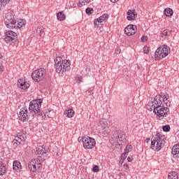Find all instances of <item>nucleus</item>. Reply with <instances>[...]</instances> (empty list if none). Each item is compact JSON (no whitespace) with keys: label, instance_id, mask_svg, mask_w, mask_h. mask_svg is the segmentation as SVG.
<instances>
[{"label":"nucleus","instance_id":"nucleus-5","mask_svg":"<svg viewBox=\"0 0 179 179\" xmlns=\"http://www.w3.org/2000/svg\"><path fill=\"white\" fill-rule=\"evenodd\" d=\"M41 162H43L41 157L31 159L28 164V169L32 171V173H36V171H40L41 167H43Z\"/></svg>","mask_w":179,"mask_h":179},{"label":"nucleus","instance_id":"nucleus-22","mask_svg":"<svg viewBox=\"0 0 179 179\" xmlns=\"http://www.w3.org/2000/svg\"><path fill=\"white\" fill-rule=\"evenodd\" d=\"M64 115L69 118H72L75 115V111H73V109H68L64 111Z\"/></svg>","mask_w":179,"mask_h":179},{"label":"nucleus","instance_id":"nucleus-20","mask_svg":"<svg viewBox=\"0 0 179 179\" xmlns=\"http://www.w3.org/2000/svg\"><path fill=\"white\" fill-rule=\"evenodd\" d=\"M13 167L15 171H20L22 170V164L19 161H14Z\"/></svg>","mask_w":179,"mask_h":179},{"label":"nucleus","instance_id":"nucleus-32","mask_svg":"<svg viewBox=\"0 0 179 179\" xmlns=\"http://www.w3.org/2000/svg\"><path fill=\"white\" fill-rule=\"evenodd\" d=\"M64 62V59L61 57H56L55 59V65H58V64H62Z\"/></svg>","mask_w":179,"mask_h":179},{"label":"nucleus","instance_id":"nucleus-7","mask_svg":"<svg viewBox=\"0 0 179 179\" xmlns=\"http://www.w3.org/2000/svg\"><path fill=\"white\" fill-rule=\"evenodd\" d=\"M55 67L57 73H64L71 69V63L68 60H64L62 63L55 64Z\"/></svg>","mask_w":179,"mask_h":179},{"label":"nucleus","instance_id":"nucleus-17","mask_svg":"<svg viewBox=\"0 0 179 179\" xmlns=\"http://www.w3.org/2000/svg\"><path fill=\"white\" fill-rule=\"evenodd\" d=\"M127 20H135L136 16H138V13L135 10H129L127 13Z\"/></svg>","mask_w":179,"mask_h":179},{"label":"nucleus","instance_id":"nucleus-15","mask_svg":"<svg viewBox=\"0 0 179 179\" xmlns=\"http://www.w3.org/2000/svg\"><path fill=\"white\" fill-rule=\"evenodd\" d=\"M17 86L18 87H20V89H22V90H26V89H29V87H30V84L27 83L26 80L24 78H21L18 80Z\"/></svg>","mask_w":179,"mask_h":179},{"label":"nucleus","instance_id":"nucleus-40","mask_svg":"<svg viewBox=\"0 0 179 179\" xmlns=\"http://www.w3.org/2000/svg\"><path fill=\"white\" fill-rule=\"evenodd\" d=\"M93 91V88H90L88 90V94L90 96L91 94H93V92H92Z\"/></svg>","mask_w":179,"mask_h":179},{"label":"nucleus","instance_id":"nucleus-49","mask_svg":"<svg viewBox=\"0 0 179 179\" xmlns=\"http://www.w3.org/2000/svg\"><path fill=\"white\" fill-rule=\"evenodd\" d=\"M2 58V55L0 54V59Z\"/></svg>","mask_w":179,"mask_h":179},{"label":"nucleus","instance_id":"nucleus-6","mask_svg":"<svg viewBox=\"0 0 179 179\" xmlns=\"http://www.w3.org/2000/svg\"><path fill=\"white\" fill-rule=\"evenodd\" d=\"M169 54H170V47L167 45H163L162 48H158L155 51V57L156 58H159V59L166 58Z\"/></svg>","mask_w":179,"mask_h":179},{"label":"nucleus","instance_id":"nucleus-12","mask_svg":"<svg viewBox=\"0 0 179 179\" xmlns=\"http://www.w3.org/2000/svg\"><path fill=\"white\" fill-rule=\"evenodd\" d=\"M27 113V109H24V108H21L19 113V118L22 122L27 121L29 118H31V115H28Z\"/></svg>","mask_w":179,"mask_h":179},{"label":"nucleus","instance_id":"nucleus-4","mask_svg":"<svg viewBox=\"0 0 179 179\" xmlns=\"http://www.w3.org/2000/svg\"><path fill=\"white\" fill-rule=\"evenodd\" d=\"M165 143L164 136L162 135L160 133H157V135L151 139V149L160 150L162 148L164 147Z\"/></svg>","mask_w":179,"mask_h":179},{"label":"nucleus","instance_id":"nucleus-10","mask_svg":"<svg viewBox=\"0 0 179 179\" xmlns=\"http://www.w3.org/2000/svg\"><path fill=\"white\" fill-rule=\"evenodd\" d=\"M83 145L85 149H93L96 146V140L90 137H84L83 138Z\"/></svg>","mask_w":179,"mask_h":179},{"label":"nucleus","instance_id":"nucleus-28","mask_svg":"<svg viewBox=\"0 0 179 179\" xmlns=\"http://www.w3.org/2000/svg\"><path fill=\"white\" fill-rule=\"evenodd\" d=\"M173 9L171 8H166L164 10V15H166L168 17L173 16Z\"/></svg>","mask_w":179,"mask_h":179},{"label":"nucleus","instance_id":"nucleus-47","mask_svg":"<svg viewBox=\"0 0 179 179\" xmlns=\"http://www.w3.org/2000/svg\"><path fill=\"white\" fill-rule=\"evenodd\" d=\"M127 161H128V162H132V158L128 157Z\"/></svg>","mask_w":179,"mask_h":179},{"label":"nucleus","instance_id":"nucleus-34","mask_svg":"<svg viewBox=\"0 0 179 179\" xmlns=\"http://www.w3.org/2000/svg\"><path fill=\"white\" fill-rule=\"evenodd\" d=\"M129 152H132V146L131 145H127L124 149V152L128 154Z\"/></svg>","mask_w":179,"mask_h":179},{"label":"nucleus","instance_id":"nucleus-24","mask_svg":"<svg viewBox=\"0 0 179 179\" xmlns=\"http://www.w3.org/2000/svg\"><path fill=\"white\" fill-rule=\"evenodd\" d=\"M93 0H80L78 6L79 8H82V6H85V5H87V3H90Z\"/></svg>","mask_w":179,"mask_h":179},{"label":"nucleus","instance_id":"nucleus-14","mask_svg":"<svg viewBox=\"0 0 179 179\" xmlns=\"http://www.w3.org/2000/svg\"><path fill=\"white\" fill-rule=\"evenodd\" d=\"M26 141V136L24 134H19L17 135V136L15 137L14 138V145L16 143H19V145H22V143H24Z\"/></svg>","mask_w":179,"mask_h":179},{"label":"nucleus","instance_id":"nucleus-45","mask_svg":"<svg viewBox=\"0 0 179 179\" xmlns=\"http://www.w3.org/2000/svg\"><path fill=\"white\" fill-rule=\"evenodd\" d=\"M82 79H83L82 76H79L78 78V80H79L80 82H82Z\"/></svg>","mask_w":179,"mask_h":179},{"label":"nucleus","instance_id":"nucleus-46","mask_svg":"<svg viewBox=\"0 0 179 179\" xmlns=\"http://www.w3.org/2000/svg\"><path fill=\"white\" fill-rule=\"evenodd\" d=\"M115 54H120V50L118 49H115Z\"/></svg>","mask_w":179,"mask_h":179},{"label":"nucleus","instance_id":"nucleus-18","mask_svg":"<svg viewBox=\"0 0 179 179\" xmlns=\"http://www.w3.org/2000/svg\"><path fill=\"white\" fill-rule=\"evenodd\" d=\"M171 153L175 159H179V144H176L173 147Z\"/></svg>","mask_w":179,"mask_h":179},{"label":"nucleus","instance_id":"nucleus-36","mask_svg":"<svg viewBox=\"0 0 179 179\" xmlns=\"http://www.w3.org/2000/svg\"><path fill=\"white\" fill-rule=\"evenodd\" d=\"M85 12L87 15H92V13H93V10L92 8H86Z\"/></svg>","mask_w":179,"mask_h":179},{"label":"nucleus","instance_id":"nucleus-31","mask_svg":"<svg viewBox=\"0 0 179 179\" xmlns=\"http://www.w3.org/2000/svg\"><path fill=\"white\" fill-rule=\"evenodd\" d=\"M171 32L169 29H165L162 32L161 37H167V36H170Z\"/></svg>","mask_w":179,"mask_h":179},{"label":"nucleus","instance_id":"nucleus-35","mask_svg":"<svg viewBox=\"0 0 179 179\" xmlns=\"http://www.w3.org/2000/svg\"><path fill=\"white\" fill-rule=\"evenodd\" d=\"M162 129L164 132H169V131H170V126L169 125L163 126Z\"/></svg>","mask_w":179,"mask_h":179},{"label":"nucleus","instance_id":"nucleus-48","mask_svg":"<svg viewBox=\"0 0 179 179\" xmlns=\"http://www.w3.org/2000/svg\"><path fill=\"white\" fill-rule=\"evenodd\" d=\"M150 141V138H147V142H149Z\"/></svg>","mask_w":179,"mask_h":179},{"label":"nucleus","instance_id":"nucleus-9","mask_svg":"<svg viewBox=\"0 0 179 179\" xmlns=\"http://www.w3.org/2000/svg\"><path fill=\"white\" fill-rule=\"evenodd\" d=\"M3 40L6 43H16L17 40V34L13 31H8L6 33Z\"/></svg>","mask_w":179,"mask_h":179},{"label":"nucleus","instance_id":"nucleus-37","mask_svg":"<svg viewBox=\"0 0 179 179\" xmlns=\"http://www.w3.org/2000/svg\"><path fill=\"white\" fill-rule=\"evenodd\" d=\"M99 166L97 165H95L94 167H93V169H92V171H94V173H98V171H99Z\"/></svg>","mask_w":179,"mask_h":179},{"label":"nucleus","instance_id":"nucleus-3","mask_svg":"<svg viewBox=\"0 0 179 179\" xmlns=\"http://www.w3.org/2000/svg\"><path fill=\"white\" fill-rule=\"evenodd\" d=\"M5 24L8 29H20L26 24V20H16L10 13L6 14Z\"/></svg>","mask_w":179,"mask_h":179},{"label":"nucleus","instance_id":"nucleus-13","mask_svg":"<svg viewBox=\"0 0 179 179\" xmlns=\"http://www.w3.org/2000/svg\"><path fill=\"white\" fill-rule=\"evenodd\" d=\"M136 26L134 24H129L124 28V33L127 36H134L136 33Z\"/></svg>","mask_w":179,"mask_h":179},{"label":"nucleus","instance_id":"nucleus-39","mask_svg":"<svg viewBox=\"0 0 179 179\" xmlns=\"http://www.w3.org/2000/svg\"><path fill=\"white\" fill-rule=\"evenodd\" d=\"M141 41H143V43H146L148 41L147 36H142Z\"/></svg>","mask_w":179,"mask_h":179},{"label":"nucleus","instance_id":"nucleus-11","mask_svg":"<svg viewBox=\"0 0 179 179\" xmlns=\"http://www.w3.org/2000/svg\"><path fill=\"white\" fill-rule=\"evenodd\" d=\"M114 138H115L117 145H122V143H124V142H125V141L127 140L125 132L122 131H118Z\"/></svg>","mask_w":179,"mask_h":179},{"label":"nucleus","instance_id":"nucleus-42","mask_svg":"<svg viewBox=\"0 0 179 179\" xmlns=\"http://www.w3.org/2000/svg\"><path fill=\"white\" fill-rule=\"evenodd\" d=\"M3 66H2L1 64H0V72H3Z\"/></svg>","mask_w":179,"mask_h":179},{"label":"nucleus","instance_id":"nucleus-43","mask_svg":"<svg viewBox=\"0 0 179 179\" xmlns=\"http://www.w3.org/2000/svg\"><path fill=\"white\" fill-rule=\"evenodd\" d=\"M83 138H85V137H79L78 142H80V141L83 142Z\"/></svg>","mask_w":179,"mask_h":179},{"label":"nucleus","instance_id":"nucleus-30","mask_svg":"<svg viewBox=\"0 0 179 179\" xmlns=\"http://www.w3.org/2000/svg\"><path fill=\"white\" fill-rule=\"evenodd\" d=\"M103 135L105 137L108 136V134H110V129L108 127H103Z\"/></svg>","mask_w":179,"mask_h":179},{"label":"nucleus","instance_id":"nucleus-27","mask_svg":"<svg viewBox=\"0 0 179 179\" xmlns=\"http://www.w3.org/2000/svg\"><path fill=\"white\" fill-rule=\"evenodd\" d=\"M10 1V0H0V10L1 9H3V8H5V6L9 3Z\"/></svg>","mask_w":179,"mask_h":179},{"label":"nucleus","instance_id":"nucleus-41","mask_svg":"<svg viewBox=\"0 0 179 179\" xmlns=\"http://www.w3.org/2000/svg\"><path fill=\"white\" fill-rule=\"evenodd\" d=\"M123 167H124V169L125 170H128V169H129L128 164H124L123 165Z\"/></svg>","mask_w":179,"mask_h":179},{"label":"nucleus","instance_id":"nucleus-19","mask_svg":"<svg viewBox=\"0 0 179 179\" xmlns=\"http://www.w3.org/2000/svg\"><path fill=\"white\" fill-rule=\"evenodd\" d=\"M48 150L45 149V147L44 146H38L36 148V154L37 155H44L47 153Z\"/></svg>","mask_w":179,"mask_h":179},{"label":"nucleus","instance_id":"nucleus-38","mask_svg":"<svg viewBox=\"0 0 179 179\" xmlns=\"http://www.w3.org/2000/svg\"><path fill=\"white\" fill-rule=\"evenodd\" d=\"M143 52L144 54H149V47L145 46L143 48Z\"/></svg>","mask_w":179,"mask_h":179},{"label":"nucleus","instance_id":"nucleus-8","mask_svg":"<svg viewBox=\"0 0 179 179\" xmlns=\"http://www.w3.org/2000/svg\"><path fill=\"white\" fill-rule=\"evenodd\" d=\"M46 71L44 69H38L32 72L31 76L32 79L35 82H41L45 78Z\"/></svg>","mask_w":179,"mask_h":179},{"label":"nucleus","instance_id":"nucleus-33","mask_svg":"<svg viewBox=\"0 0 179 179\" xmlns=\"http://www.w3.org/2000/svg\"><path fill=\"white\" fill-rule=\"evenodd\" d=\"M127 156H128V153L125 152L122 153L121 155V160L120 161V163H124V160H125V159H127Z\"/></svg>","mask_w":179,"mask_h":179},{"label":"nucleus","instance_id":"nucleus-16","mask_svg":"<svg viewBox=\"0 0 179 179\" xmlns=\"http://www.w3.org/2000/svg\"><path fill=\"white\" fill-rule=\"evenodd\" d=\"M108 19V14H103L96 20H94V26H99L100 24L99 23H103V22H106Z\"/></svg>","mask_w":179,"mask_h":179},{"label":"nucleus","instance_id":"nucleus-2","mask_svg":"<svg viewBox=\"0 0 179 179\" xmlns=\"http://www.w3.org/2000/svg\"><path fill=\"white\" fill-rule=\"evenodd\" d=\"M41 103H43V101L41 99L34 100L29 103V110L30 111L31 118H34V115L36 117H42L43 119L47 118V117H50V115L41 111Z\"/></svg>","mask_w":179,"mask_h":179},{"label":"nucleus","instance_id":"nucleus-25","mask_svg":"<svg viewBox=\"0 0 179 179\" xmlns=\"http://www.w3.org/2000/svg\"><path fill=\"white\" fill-rule=\"evenodd\" d=\"M57 20H59L60 22L62 20H65L66 19V16L64 13V12L61 11L59 12L57 15Z\"/></svg>","mask_w":179,"mask_h":179},{"label":"nucleus","instance_id":"nucleus-23","mask_svg":"<svg viewBox=\"0 0 179 179\" xmlns=\"http://www.w3.org/2000/svg\"><path fill=\"white\" fill-rule=\"evenodd\" d=\"M99 125L101 129L108 127V122H107V119H101L99 121Z\"/></svg>","mask_w":179,"mask_h":179},{"label":"nucleus","instance_id":"nucleus-1","mask_svg":"<svg viewBox=\"0 0 179 179\" xmlns=\"http://www.w3.org/2000/svg\"><path fill=\"white\" fill-rule=\"evenodd\" d=\"M170 96L167 93L161 92L157 95L153 101L148 102V106L152 107L153 113L155 114L157 120H162L163 118L167 117L170 114V109L167 107H170L171 102Z\"/></svg>","mask_w":179,"mask_h":179},{"label":"nucleus","instance_id":"nucleus-44","mask_svg":"<svg viewBox=\"0 0 179 179\" xmlns=\"http://www.w3.org/2000/svg\"><path fill=\"white\" fill-rule=\"evenodd\" d=\"M110 2L115 3V2H118V0H110Z\"/></svg>","mask_w":179,"mask_h":179},{"label":"nucleus","instance_id":"nucleus-29","mask_svg":"<svg viewBox=\"0 0 179 179\" xmlns=\"http://www.w3.org/2000/svg\"><path fill=\"white\" fill-rule=\"evenodd\" d=\"M44 27H43L42 26L41 27H39L37 29H36V33L37 34H39V36H43L44 34Z\"/></svg>","mask_w":179,"mask_h":179},{"label":"nucleus","instance_id":"nucleus-21","mask_svg":"<svg viewBox=\"0 0 179 179\" xmlns=\"http://www.w3.org/2000/svg\"><path fill=\"white\" fill-rule=\"evenodd\" d=\"M6 173V164L0 162V176H3Z\"/></svg>","mask_w":179,"mask_h":179},{"label":"nucleus","instance_id":"nucleus-26","mask_svg":"<svg viewBox=\"0 0 179 179\" xmlns=\"http://www.w3.org/2000/svg\"><path fill=\"white\" fill-rule=\"evenodd\" d=\"M168 178L169 179H178V175L177 174V172L172 171L169 173Z\"/></svg>","mask_w":179,"mask_h":179}]
</instances>
